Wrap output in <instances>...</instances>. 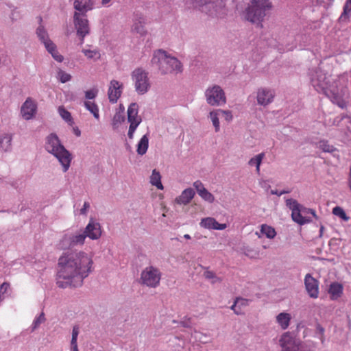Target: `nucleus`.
I'll list each match as a JSON object with an SVG mask.
<instances>
[{
  "mask_svg": "<svg viewBox=\"0 0 351 351\" xmlns=\"http://www.w3.org/2000/svg\"><path fill=\"white\" fill-rule=\"evenodd\" d=\"M83 230H69L58 243L63 252L59 256L57 265L56 284L58 287H81L94 270L93 255L82 250H69L75 246H82L85 243Z\"/></svg>",
  "mask_w": 351,
  "mask_h": 351,
  "instance_id": "obj_1",
  "label": "nucleus"
},
{
  "mask_svg": "<svg viewBox=\"0 0 351 351\" xmlns=\"http://www.w3.org/2000/svg\"><path fill=\"white\" fill-rule=\"evenodd\" d=\"M311 84L318 93H324L332 103L341 108L346 106V102L335 89H332L326 73L321 69H317L314 71L311 77Z\"/></svg>",
  "mask_w": 351,
  "mask_h": 351,
  "instance_id": "obj_2",
  "label": "nucleus"
},
{
  "mask_svg": "<svg viewBox=\"0 0 351 351\" xmlns=\"http://www.w3.org/2000/svg\"><path fill=\"white\" fill-rule=\"evenodd\" d=\"M152 62L158 66L162 73L182 71V65L178 60L174 57L168 56L166 51L162 50H158L154 53Z\"/></svg>",
  "mask_w": 351,
  "mask_h": 351,
  "instance_id": "obj_3",
  "label": "nucleus"
},
{
  "mask_svg": "<svg viewBox=\"0 0 351 351\" xmlns=\"http://www.w3.org/2000/svg\"><path fill=\"white\" fill-rule=\"evenodd\" d=\"M279 343L282 351H314L311 346L295 339L289 332L281 335Z\"/></svg>",
  "mask_w": 351,
  "mask_h": 351,
  "instance_id": "obj_4",
  "label": "nucleus"
},
{
  "mask_svg": "<svg viewBox=\"0 0 351 351\" xmlns=\"http://www.w3.org/2000/svg\"><path fill=\"white\" fill-rule=\"evenodd\" d=\"M161 277L162 273L158 267L149 265L142 270L140 282L146 287L156 288L160 285Z\"/></svg>",
  "mask_w": 351,
  "mask_h": 351,
  "instance_id": "obj_5",
  "label": "nucleus"
},
{
  "mask_svg": "<svg viewBox=\"0 0 351 351\" xmlns=\"http://www.w3.org/2000/svg\"><path fill=\"white\" fill-rule=\"evenodd\" d=\"M132 79L134 82L135 90L139 95H144L148 92L151 83L148 77V73L141 68H137L132 73Z\"/></svg>",
  "mask_w": 351,
  "mask_h": 351,
  "instance_id": "obj_6",
  "label": "nucleus"
},
{
  "mask_svg": "<svg viewBox=\"0 0 351 351\" xmlns=\"http://www.w3.org/2000/svg\"><path fill=\"white\" fill-rule=\"evenodd\" d=\"M205 95L207 103L211 106H221L226 102L223 90L217 85L208 88L206 90Z\"/></svg>",
  "mask_w": 351,
  "mask_h": 351,
  "instance_id": "obj_7",
  "label": "nucleus"
},
{
  "mask_svg": "<svg viewBox=\"0 0 351 351\" xmlns=\"http://www.w3.org/2000/svg\"><path fill=\"white\" fill-rule=\"evenodd\" d=\"M285 203L287 207L291 210V218L295 223L304 225L309 221L308 219L302 215V212L304 208L297 200L292 198H286Z\"/></svg>",
  "mask_w": 351,
  "mask_h": 351,
  "instance_id": "obj_8",
  "label": "nucleus"
},
{
  "mask_svg": "<svg viewBox=\"0 0 351 351\" xmlns=\"http://www.w3.org/2000/svg\"><path fill=\"white\" fill-rule=\"evenodd\" d=\"M138 106L136 103L131 104L128 109V120L130 122L128 136L130 138L133 137V134L136 128L141 122V118L138 115Z\"/></svg>",
  "mask_w": 351,
  "mask_h": 351,
  "instance_id": "obj_9",
  "label": "nucleus"
},
{
  "mask_svg": "<svg viewBox=\"0 0 351 351\" xmlns=\"http://www.w3.org/2000/svg\"><path fill=\"white\" fill-rule=\"evenodd\" d=\"M45 148L49 154H69L60 143L58 137L54 134H51L47 136Z\"/></svg>",
  "mask_w": 351,
  "mask_h": 351,
  "instance_id": "obj_10",
  "label": "nucleus"
},
{
  "mask_svg": "<svg viewBox=\"0 0 351 351\" xmlns=\"http://www.w3.org/2000/svg\"><path fill=\"white\" fill-rule=\"evenodd\" d=\"M73 22L77 30V35L80 37L82 43L84 37L90 32L88 21L86 18L81 16L80 13L75 12L73 16Z\"/></svg>",
  "mask_w": 351,
  "mask_h": 351,
  "instance_id": "obj_11",
  "label": "nucleus"
},
{
  "mask_svg": "<svg viewBox=\"0 0 351 351\" xmlns=\"http://www.w3.org/2000/svg\"><path fill=\"white\" fill-rule=\"evenodd\" d=\"M37 110L38 106L36 101L28 97L21 106V114L25 120H31L35 117Z\"/></svg>",
  "mask_w": 351,
  "mask_h": 351,
  "instance_id": "obj_12",
  "label": "nucleus"
},
{
  "mask_svg": "<svg viewBox=\"0 0 351 351\" xmlns=\"http://www.w3.org/2000/svg\"><path fill=\"white\" fill-rule=\"evenodd\" d=\"M83 232H84L85 239L88 237L91 240L99 239L102 234L100 223L93 218L90 219Z\"/></svg>",
  "mask_w": 351,
  "mask_h": 351,
  "instance_id": "obj_13",
  "label": "nucleus"
},
{
  "mask_svg": "<svg viewBox=\"0 0 351 351\" xmlns=\"http://www.w3.org/2000/svg\"><path fill=\"white\" fill-rule=\"evenodd\" d=\"M123 85L116 80H112L108 86V97L110 103L115 104L122 94Z\"/></svg>",
  "mask_w": 351,
  "mask_h": 351,
  "instance_id": "obj_14",
  "label": "nucleus"
},
{
  "mask_svg": "<svg viewBox=\"0 0 351 351\" xmlns=\"http://www.w3.org/2000/svg\"><path fill=\"white\" fill-rule=\"evenodd\" d=\"M304 285L308 295L312 298H317L319 295V282L311 274L304 278Z\"/></svg>",
  "mask_w": 351,
  "mask_h": 351,
  "instance_id": "obj_15",
  "label": "nucleus"
},
{
  "mask_svg": "<svg viewBox=\"0 0 351 351\" xmlns=\"http://www.w3.org/2000/svg\"><path fill=\"white\" fill-rule=\"evenodd\" d=\"M201 228L209 230H223L227 228L226 223H219L217 221L211 217L202 218L199 222Z\"/></svg>",
  "mask_w": 351,
  "mask_h": 351,
  "instance_id": "obj_16",
  "label": "nucleus"
},
{
  "mask_svg": "<svg viewBox=\"0 0 351 351\" xmlns=\"http://www.w3.org/2000/svg\"><path fill=\"white\" fill-rule=\"evenodd\" d=\"M193 186L195 189L197 194L204 201L208 203H213L215 201L214 195L210 193L204 186L202 182L199 180H197L193 182Z\"/></svg>",
  "mask_w": 351,
  "mask_h": 351,
  "instance_id": "obj_17",
  "label": "nucleus"
},
{
  "mask_svg": "<svg viewBox=\"0 0 351 351\" xmlns=\"http://www.w3.org/2000/svg\"><path fill=\"white\" fill-rule=\"evenodd\" d=\"M274 94L271 90L267 88H260L257 92V102L259 105L267 106L272 102Z\"/></svg>",
  "mask_w": 351,
  "mask_h": 351,
  "instance_id": "obj_18",
  "label": "nucleus"
},
{
  "mask_svg": "<svg viewBox=\"0 0 351 351\" xmlns=\"http://www.w3.org/2000/svg\"><path fill=\"white\" fill-rule=\"evenodd\" d=\"M195 194V191L192 188H187L175 199V203L178 205H186L192 200Z\"/></svg>",
  "mask_w": 351,
  "mask_h": 351,
  "instance_id": "obj_19",
  "label": "nucleus"
},
{
  "mask_svg": "<svg viewBox=\"0 0 351 351\" xmlns=\"http://www.w3.org/2000/svg\"><path fill=\"white\" fill-rule=\"evenodd\" d=\"M291 315L287 312L283 311L276 316V323L282 330H287L290 325Z\"/></svg>",
  "mask_w": 351,
  "mask_h": 351,
  "instance_id": "obj_20",
  "label": "nucleus"
},
{
  "mask_svg": "<svg viewBox=\"0 0 351 351\" xmlns=\"http://www.w3.org/2000/svg\"><path fill=\"white\" fill-rule=\"evenodd\" d=\"M343 287L341 284L335 282H332L328 288V292L332 300H337L341 297Z\"/></svg>",
  "mask_w": 351,
  "mask_h": 351,
  "instance_id": "obj_21",
  "label": "nucleus"
},
{
  "mask_svg": "<svg viewBox=\"0 0 351 351\" xmlns=\"http://www.w3.org/2000/svg\"><path fill=\"white\" fill-rule=\"evenodd\" d=\"M249 302L250 301L247 299L237 298L230 308L234 311V313L237 315H241L243 313V308L249 305Z\"/></svg>",
  "mask_w": 351,
  "mask_h": 351,
  "instance_id": "obj_22",
  "label": "nucleus"
},
{
  "mask_svg": "<svg viewBox=\"0 0 351 351\" xmlns=\"http://www.w3.org/2000/svg\"><path fill=\"white\" fill-rule=\"evenodd\" d=\"M161 178L162 176L160 172L156 169H154L149 177V183L152 186H155L157 189L163 190L164 186L161 182Z\"/></svg>",
  "mask_w": 351,
  "mask_h": 351,
  "instance_id": "obj_23",
  "label": "nucleus"
},
{
  "mask_svg": "<svg viewBox=\"0 0 351 351\" xmlns=\"http://www.w3.org/2000/svg\"><path fill=\"white\" fill-rule=\"evenodd\" d=\"M74 8L80 12H87L93 8V3L91 0H75L74 2Z\"/></svg>",
  "mask_w": 351,
  "mask_h": 351,
  "instance_id": "obj_24",
  "label": "nucleus"
},
{
  "mask_svg": "<svg viewBox=\"0 0 351 351\" xmlns=\"http://www.w3.org/2000/svg\"><path fill=\"white\" fill-rule=\"evenodd\" d=\"M12 137L8 134L0 135V152H7L11 147Z\"/></svg>",
  "mask_w": 351,
  "mask_h": 351,
  "instance_id": "obj_25",
  "label": "nucleus"
},
{
  "mask_svg": "<svg viewBox=\"0 0 351 351\" xmlns=\"http://www.w3.org/2000/svg\"><path fill=\"white\" fill-rule=\"evenodd\" d=\"M59 162L61 164L63 171L66 172L69 167L72 160V155H54Z\"/></svg>",
  "mask_w": 351,
  "mask_h": 351,
  "instance_id": "obj_26",
  "label": "nucleus"
},
{
  "mask_svg": "<svg viewBox=\"0 0 351 351\" xmlns=\"http://www.w3.org/2000/svg\"><path fill=\"white\" fill-rule=\"evenodd\" d=\"M261 232L269 239H273L276 236V231L275 229L267 224H262L261 226Z\"/></svg>",
  "mask_w": 351,
  "mask_h": 351,
  "instance_id": "obj_27",
  "label": "nucleus"
},
{
  "mask_svg": "<svg viewBox=\"0 0 351 351\" xmlns=\"http://www.w3.org/2000/svg\"><path fill=\"white\" fill-rule=\"evenodd\" d=\"M144 23L145 22L143 17L136 19L132 25V30L141 35L145 34L146 31L144 27Z\"/></svg>",
  "mask_w": 351,
  "mask_h": 351,
  "instance_id": "obj_28",
  "label": "nucleus"
},
{
  "mask_svg": "<svg viewBox=\"0 0 351 351\" xmlns=\"http://www.w3.org/2000/svg\"><path fill=\"white\" fill-rule=\"evenodd\" d=\"M351 18V0H346L343 5V12L340 16V20L346 21Z\"/></svg>",
  "mask_w": 351,
  "mask_h": 351,
  "instance_id": "obj_29",
  "label": "nucleus"
},
{
  "mask_svg": "<svg viewBox=\"0 0 351 351\" xmlns=\"http://www.w3.org/2000/svg\"><path fill=\"white\" fill-rule=\"evenodd\" d=\"M84 106L86 108L93 114L95 119H99V108L95 102L90 101H85Z\"/></svg>",
  "mask_w": 351,
  "mask_h": 351,
  "instance_id": "obj_30",
  "label": "nucleus"
},
{
  "mask_svg": "<svg viewBox=\"0 0 351 351\" xmlns=\"http://www.w3.org/2000/svg\"><path fill=\"white\" fill-rule=\"evenodd\" d=\"M149 139L146 135H144L139 141L137 145L138 154H145L148 148Z\"/></svg>",
  "mask_w": 351,
  "mask_h": 351,
  "instance_id": "obj_31",
  "label": "nucleus"
},
{
  "mask_svg": "<svg viewBox=\"0 0 351 351\" xmlns=\"http://www.w3.org/2000/svg\"><path fill=\"white\" fill-rule=\"evenodd\" d=\"M46 320L45 313L41 312L38 315L36 316L34 318L32 325H31V330L34 331L37 329L40 325L44 323Z\"/></svg>",
  "mask_w": 351,
  "mask_h": 351,
  "instance_id": "obj_32",
  "label": "nucleus"
},
{
  "mask_svg": "<svg viewBox=\"0 0 351 351\" xmlns=\"http://www.w3.org/2000/svg\"><path fill=\"white\" fill-rule=\"evenodd\" d=\"M58 112L61 117L69 125H72L73 124V121L71 117V113L66 110L63 106H60L58 108Z\"/></svg>",
  "mask_w": 351,
  "mask_h": 351,
  "instance_id": "obj_33",
  "label": "nucleus"
},
{
  "mask_svg": "<svg viewBox=\"0 0 351 351\" xmlns=\"http://www.w3.org/2000/svg\"><path fill=\"white\" fill-rule=\"evenodd\" d=\"M220 116L218 110L211 111L210 112V118L213 122V126L215 127V132H219L220 129L219 117Z\"/></svg>",
  "mask_w": 351,
  "mask_h": 351,
  "instance_id": "obj_34",
  "label": "nucleus"
},
{
  "mask_svg": "<svg viewBox=\"0 0 351 351\" xmlns=\"http://www.w3.org/2000/svg\"><path fill=\"white\" fill-rule=\"evenodd\" d=\"M264 155H256L254 157L251 158L249 161V165L251 167H255L256 171L258 173L260 171V165Z\"/></svg>",
  "mask_w": 351,
  "mask_h": 351,
  "instance_id": "obj_35",
  "label": "nucleus"
},
{
  "mask_svg": "<svg viewBox=\"0 0 351 351\" xmlns=\"http://www.w3.org/2000/svg\"><path fill=\"white\" fill-rule=\"evenodd\" d=\"M332 214L339 217L345 221H348L350 219L349 217L347 216L343 209L340 206H335L333 208Z\"/></svg>",
  "mask_w": 351,
  "mask_h": 351,
  "instance_id": "obj_36",
  "label": "nucleus"
},
{
  "mask_svg": "<svg viewBox=\"0 0 351 351\" xmlns=\"http://www.w3.org/2000/svg\"><path fill=\"white\" fill-rule=\"evenodd\" d=\"M83 53L84 55L87 57L88 59H93L94 60H99L101 57L100 53L99 51L95 49V50H90V49H84Z\"/></svg>",
  "mask_w": 351,
  "mask_h": 351,
  "instance_id": "obj_37",
  "label": "nucleus"
},
{
  "mask_svg": "<svg viewBox=\"0 0 351 351\" xmlns=\"http://www.w3.org/2000/svg\"><path fill=\"white\" fill-rule=\"evenodd\" d=\"M318 146L324 152L332 153L335 151V148L329 145L326 141H320Z\"/></svg>",
  "mask_w": 351,
  "mask_h": 351,
  "instance_id": "obj_38",
  "label": "nucleus"
},
{
  "mask_svg": "<svg viewBox=\"0 0 351 351\" xmlns=\"http://www.w3.org/2000/svg\"><path fill=\"white\" fill-rule=\"evenodd\" d=\"M192 337L197 341L205 343L208 341V336L201 332L195 330L192 334Z\"/></svg>",
  "mask_w": 351,
  "mask_h": 351,
  "instance_id": "obj_39",
  "label": "nucleus"
},
{
  "mask_svg": "<svg viewBox=\"0 0 351 351\" xmlns=\"http://www.w3.org/2000/svg\"><path fill=\"white\" fill-rule=\"evenodd\" d=\"M36 34L43 43H45L47 40H49L48 34L43 26H40L38 27L36 30Z\"/></svg>",
  "mask_w": 351,
  "mask_h": 351,
  "instance_id": "obj_40",
  "label": "nucleus"
},
{
  "mask_svg": "<svg viewBox=\"0 0 351 351\" xmlns=\"http://www.w3.org/2000/svg\"><path fill=\"white\" fill-rule=\"evenodd\" d=\"M57 77L62 83H66L71 79V75L62 69L58 70Z\"/></svg>",
  "mask_w": 351,
  "mask_h": 351,
  "instance_id": "obj_41",
  "label": "nucleus"
},
{
  "mask_svg": "<svg viewBox=\"0 0 351 351\" xmlns=\"http://www.w3.org/2000/svg\"><path fill=\"white\" fill-rule=\"evenodd\" d=\"M204 276L206 279L210 280L213 283H215L217 281H218V278L216 276L215 274L212 271L206 269L204 272Z\"/></svg>",
  "mask_w": 351,
  "mask_h": 351,
  "instance_id": "obj_42",
  "label": "nucleus"
},
{
  "mask_svg": "<svg viewBox=\"0 0 351 351\" xmlns=\"http://www.w3.org/2000/svg\"><path fill=\"white\" fill-rule=\"evenodd\" d=\"M218 112L220 116H222L226 121L230 122L232 120L233 117L231 111L218 109Z\"/></svg>",
  "mask_w": 351,
  "mask_h": 351,
  "instance_id": "obj_43",
  "label": "nucleus"
},
{
  "mask_svg": "<svg viewBox=\"0 0 351 351\" xmlns=\"http://www.w3.org/2000/svg\"><path fill=\"white\" fill-rule=\"evenodd\" d=\"M10 285L7 282L3 283L0 287V302L5 298V293H7Z\"/></svg>",
  "mask_w": 351,
  "mask_h": 351,
  "instance_id": "obj_44",
  "label": "nucleus"
},
{
  "mask_svg": "<svg viewBox=\"0 0 351 351\" xmlns=\"http://www.w3.org/2000/svg\"><path fill=\"white\" fill-rule=\"evenodd\" d=\"M80 333V328L77 326H73L72 329V337H71V344H74L75 343H77V337Z\"/></svg>",
  "mask_w": 351,
  "mask_h": 351,
  "instance_id": "obj_45",
  "label": "nucleus"
},
{
  "mask_svg": "<svg viewBox=\"0 0 351 351\" xmlns=\"http://www.w3.org/2000/svg\"><path fill=\"white\" fill-rule=\"evenodd\" d=\"M43 44L49 53L57 49L56 45L50 39L47 40V41Z\"/></svg>",
  "mask_w": 351,
  "mask_h": 351,
  "instance_id": "obj_46",
  "label": "nucleus"
},
{
  "mask_svg": "<svg viewBox=\"0 0 351 351\" xmlns=\"http://www.w3.org/2000/svg\"><path fill=\"white\" fill-rule=\"evenodd\" d=\"M98 93V90L97 88H93L85 92V97L88 99H94Z\"/></svg>",
  "mask_w": 351,
  "mask_h": 351,
  "instance_id": "obj_47",
  "label": "nucleus"
},
{
  "mask_svg": "<svg viewBox=\"0 0 351 351\" xmlns=\"http://www.w3.org/2000/svg\"><path fill=\"white\" fill-rule=\"evenodd\" d=\"M90 209V204L88 202H85L80 210V214L82 215H86Z\"/></svg>",
  "mask_w": 351,
  "mask_h": 351,
  "instance_id": "obj_48",
  "label": "nucleus"
},
{
  "mask_svg": "<svg viewBox=\"0 0 351 351\" xmlns=\"http://www.w3.org/2000/svg\"><path fill=\"white\" fill-rule=\"evenodd\" d=\"M52 56V57L58 62H61L63 60V56L60 55L58 50L53 51L52 53H50Z\"/></svg>",
  "mask_w": 351,
  "mask_h": 351,
  "instance_id": "obj_49",
  "label": "nucleus"
},
{
  "mask_svg": "<svg viewBox=\"0 0 351 351\" xmlns=\"http://www.w3.org/2000/svg\"><path fill=\"white\" fill-rule=\"evenodd\" d=\"M290 193L289 190H282V191H278V190H271V193L272 195H276L278 196H281L283 194L289 193Z\"/></svg>",
  "mask_w": 351,
  "mask_h": 351,
  "instance_id": "obj_50",
  "label": "nucleus"
},
{
  "mask_svg": "<svg viewBox=\"0 0 351 351\" xmlns=\"http://www.w3.org/2000/svg\"><path fill=\"white\" fill-rule=\"evenodd\" d=\"M124 118L121 114H115L113 118V123L116 124V122H121L123 121Z\"/></svg>",
  "mask_w": 351,
  "mask_h": 351,
  "instance_id": "obj_51",
  "label": "nucleus"
},
{
  "mask_svg": "<svg viewBox=\"0 0 351 351\" xmlns=\"http://www.w3.org/2000/svg\"><path fill=\"white\" fill-rule=\"evenodd\" d=\"M348 184L351 191V166L350 168V173H349V176H348Z\"/></svg>",
  "mask_w": 351,
  "mask_h": 351,
  "instance_id": "obj_52",
  "label": "nucleus"
},
{
  "mask_svg": "<svg viewBox=\"0 0 351 351\" xmlns=\"http://www.w3.org/2000/svg\"><path fill=\"white\" fill-rule=\"evenodd\" d=\"M73 132L77 136H80L81 134V132L78 128H73Z\"/></svg>",
  "mask_w": 351,
  "mask_h": 351,
  "instance_id": "obj_53",
  "label": "nucleus"
},
{
  "mask_svg": "<svg viewBox=\"0 0 351 351\" xmlns=\"http://www.w3.org/2000/svg\"><path fill=\"white\" fill-rule=\"evenodd\" d=\"M71 350L72 351H79L77 347V343H75L74 344H71Z\"/></svg>",
  "mask_w": 351,
  "mask_h": 351,
  "instance_id": "obj_54",
  "label": "nucleus"
},
{
  "mask_svg": "<svg viewBox=\"0 0 351 351\" xmlns=\"http://www.w3.org/2000/svg\"><path fill=\"white\" fill-rule=\"evenodd\" d=\"M252 250H247L246 251H245V254L247 256H250V257H254V256L252 254Z\"/></svg>",
  "mask_w": 351,
  "mask_h": 351,
  "instance_id": "obj_55",
  "label": "nucleus"
},
{
  "mask_svg": "<svg viewBox=\"0 0 351 351\" xmlns=\"http://www.w3.org/2000/svg\"><path fill=\"white\" fill-rule=\"evenodd\" d=\"M260 185H261L262 187H263V188L267 187V182H266V181H264V180L261 181V182H260Z\"/></svg>",
  "mask_w": 351,
  "mask_h": 351,
  "instance_id": "obj_56",
  "label": "nucleus"
},
{
  "mask_svg": "<svg viewBox=\"0 0 351 351\" xmlns=\"http://www.w3.org/2000/svg\"><path fill=\"white\" fill-rule=\"evenodd\" d=\"M323 231H324V227L323 226H321L320 227V229H319V237H322V234H323Z\"/></svg>",
  "mask_w": 351,
  "mask_h": 351,
  "instance_id": "obj_57",
  "label": "nucleus"
},
{
  "mask_svg": "<svg viewBox=\"0 0 351 351\" xmlns=\"http://www.w3.org/2000/svg\"><path fill=\"white\" fill-rule=\"evenodd\" d=\"M255 234L258 237V238H261L262 237V235H263V234H261V232H255Z\"/></svg>",
  "mask_w": 351,
  "mask_h": 351,
  "instance_id": "obj_58",
  "label": "nucleus"
},
{
  "mask_svg": "<svg viewBox=\"0 0 351 351\" xmlns=\"http://www.w3.org/2000/svg\"><path fill=\"white\" fill-rule=\"evenodd\" d=\"M111 0H102L101 3L103 5L108 3Z\"/></svg>",
  "mask_w": 351,
  "mask_h": 351,
  "instance_id": "obj_59",
  "label": "nucleus"
},
{
  "mask_svg": "<svg viewBox=\"0 0 351 351\" xmlns=\"http://www.w3.org/2000/svg\"><path fill=\"white\" fill-rule=\"evenodd\" d=\"M184 238L186 239H191V236L188 234H186L184 235Z\"/></svg>",
  "mask_w": 351,
  "mask_h": 351,
  "instance_id": "obj_60",
  "label": "nucleus"
},
{
  "mask_svg": "<svg viewBox=\"0 0 351 351\" xmlns=\"http://www.w3.org/2000/svg\"><path fill=\"white\" fill-rule=\"evenodd\" d=\"M213 5H214V3H208V6H209V7H210V6L213 7Z\"/></svg>",
  "mask_w": 351,
  "mask_h": 351,
  "instance_id": "obj_61",
  "label": "nucleus"
},
{
  "mask_svg": "<svg viewBox=\"0 0 351 351\" xmlns=\"http://www.w3.org/2000/svg\"><path fill=\"white\" fill-rule=\"evenodd\" d=\"M320 331H321L322 332H323L324 329H323L322 328H320Z\"/></svg>",
  "mask_w": 351,
  "mask_h": 351,
  "instance_id": "obj_62",
  "label": "nucleus"
}]
</instances>
